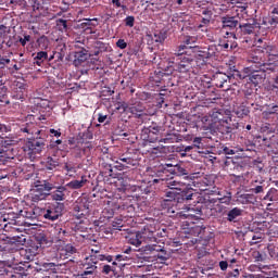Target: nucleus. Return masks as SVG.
<instances>
[{
    "label": "nucleus",
    "mask_w": 278,
    "mask_h": 278,
    "mask_svg": "<svg viewBox=\"0 0 278 278\" xmlns=\"http://www.w3.org/2000/svg\"><path fill=\"white\" fill-rule=\"evenodd\" d=\"M162 182V186L170 189L165 193V197L168 201H176V203H188V201H194L199 194L197 190H194L190 185L182 182L181 180H177V178H167V177H159V179H154V184Z\"/></svg>",
    "instance_id": "1"
},
{
    "label": "nucleus",
    "mask_w": 278,
    "mask_h": 278,
    "mask_svg": "<svg viewBox=\"0 0 278 278\" xmlns=\"http://www.w3.org/2000/svg\"><path fill=\"white\" fill-rule=\"evenodd\" d=\"M25 242H27L25 236L13 237L8 243L0 245V253H2V255H5V253H18V255L24 258V262H34L36 255H38L40 247L30 245L26 249H21ZM18 249L21 250L18 251Z\"/></svg>",
    "instance_id": "2"
},
{
    "label": "nucleus",
    "mask_w": 278,
    "mask_h": 278,
    "mask_svg": "<svg viewBox=\"0 0 278 278\" xmlns=\"http://www.w3.org/2000/svg\"><path fill=\"white\" fill-rule=\"evenodd\" d=\"M94 135L92 130L87 129L80 132L77 138H70L67 144L76 159H81L83 155H90L92 149H94Z\"/></svg>",
    "instance_id": "3"
},
{
    "label": "nucleus",
    "mask_w": 278,
    "mask_h": 278,
    "mask_svg": "<svg viewBox=\"0 0 278 278\" xmlns=\"http://www.w3.org/2000/svg\"><path fill=\"white\" fill-rule=\"evenodd\" d=\"M192 53L194 47L178 46L174 56L168 59L169 68L178 73H192Z\"/></svg>",
    "instance_id": "4"
},
{
    "label": "nucleus",
    "mask_w": 278,
    "mask_h": 278,
    "mask_svg": "<svg viewBox=\"0 0 278 278\" xmlns=\"http://www.w3.org/2000/svg\"><path fill=\"white\" fill-rule=\"evenodd\" d=\"M173 175H176L177 177H185V179H188L190 176V169L186 167V165H173V164H165L160 165L157 167V177H166L167 179H175Z\"/></svg>",
    "instance_id": "5"
},
{
    "label": "nucleus",
    "mask_w": 278,
    "mask_h": 278,
    "mask_svg": "<svg viewBox=\"0 0 278 278\" xmlns=\"http://www.w3.org/2000/svg\"><path fill=\"white\" fill-rule=\"evenodd\" d=\"M41 138L37 140H29L26 144V156L30 162H34L42 153V150L45 149L47 144V138H49L48 134H40Z\"/></svg>",
    "instance_id": "6"
},
{
    "label": "nucleus",
    "mask_w": 278,
    "mask_h": 278,
    "mask_svg": "<svg viewBox=\"0 0 278 278\" xmlns=\"http://www.w3.org/2000/svg\"><path fill=\"white\" fill-rule=\"evenodd\" d=\"M240 36L247 38V36H264V26L262 23L257 22V20L252 18L245 23H241L239 25V29H237Z\"/></svg>",
    "instance_id": "7"
},
{
    "label": "nucleus",
    "mask_w": 278,
    "mask_h": 278,
    "mask_svg": "<svg viewBox=\"0 0 278 278\" xmlns=\"http://www.w3.org/2000/svg\"><path fill=\"white\" fill-rule=\"evenodd\" d=\"M201 81V86H203V88H211L212 85L216 86V88H226V90H229V74L228 73H223V72H217L215 73L212 78H207V80H205V76L203 78H200Z\"/></svg>",
    "instance_id": "8"
},
{
    "label": "nucleus",
    "mask_w": 278,
    "mask_h": 278,
    "mask_svg": "<svg viewBox=\"0 0 278 278\" xmlns=\"http://www.w3.org/2000/svg\"><path fill=\"white\" fill-rule=\"evenodd\" d=\"M248 62H251L254 68H260V71H275V66L273 63L266 62V55L264 54V50L262 48H256L254 51L250 54V58Z\"/></svg>",
    "instance_id": "9"
},
{
    "label": "nucleus",
    "mask_w": 278,
    "mask_h": 278,
    "mask_svg": "<svg viewBox=\"0 0 278 278\" xmlns=\"http://www.w3.org/2000/svg\"><path fill=\"white\" fill-rule=\"evenodd\" d=\"M211 118L213 123H219V125H222L224 128L222 134H231V131H233V128L229 126V123H231V112L225 109L214 110L211 114Z\"/></svg>",
    "instance_id": "10"
},
{
    "label": "nucleus",
    "mask_w": 278,
    "mask_h": 278,
    "mask_svg": "<svg viewBox=\"0 0 278 278\" xmlns=\"http://www.w3.org/2000/svg\"><path fill=\"white\" fill-rule=\"evenodd\" d=\"M266 71L258 67L248 66L243 68V73L247 75L248 81L254 86H260L266 79Z\"/></svg>",
    "instance_id": "11"
},
{
    "label": "nucleus",
    "mask_w": 278,
    "mask_h": 278,
    "mask_svg": "<svg viewBox=\"0 0 278 278\" xmlns=\"http://www.w3.org/2000/svg\"><path fill=\"white\" fill-rule=\"evenodd\" d=\"M211 194L217 195L216 199L211 200V203H216V201H218L220 205H231V199H232L231 192L223 190L218 187H213L211 190Z\"/></svg>",
    "instance_id": "12"
},
{
    "label": "nucleus",
    "mask_w": 278,
    "mask_h": 278,
    "mask_svg": "<svg viewBox=\"0 0 278 278\" xmlns=\"http://www.w3.org/2000/svg\"><path fill=\"white\" fill-rule=\"evenodd\" d=\"M64 211V204L55 203L49 205L46 210H43V218L46 220H58L60 216H62V212Z\"/></svg>",
    "instance_id": "13"
},
{
    "label": "nucleus",
    "mask_w": 278,
    "mask_h": 278,
    "mask_svg": "<svg viewBox=\"0 0 278 278\" xmlns=\"http://www.w3.org/2000/svg\"><path fill=\"white\" fill-rule=\"evenodd\" d=\"M128 112L132 115V118L137 119V125H142V123L149 121V115L144 113V106L140 103L129 106Z\"/></svg>",
    "instance_id": "14"
},
{
    "label": "nucleus",
    "mask_w": 278,
    "mask_h": 278,
    "mask_svg": "<svg viewBox=\"0 0 278 278\" xmlns=\"http://www.w3.org/2000/svg\"><path fill=\"white\" fill-rule=\"evenodd\" d=\"M122 265L118 262H113L111 264L102 263L100 265V273L104 277H118L121 273Z\"/></svg>",
    "instance_id": "15"
},
{
    "label": "nucleus",
    "mask_w": 278,
    "mask_h": 278,
    "mask_svg": "<svg viewBox=\"0 0 278 278\" xmlns=\"http://www.w3.org/2000/svg\"><path fill=\"white\" fill-rule=\"evenodd\" d=\"M222 29H229V31H233V29H240V20L238 16L233 15H224L220 17Z\"/></svg>",
    "instance_id": "16"
},
{
    "label": "nucleus",
    "mask_w": 278,
    "mask_h": 278,
    "mask_svg": "<svg viewBox=\"0 0 278 278\" xmlns=\"http://www.w3.org/2000/svg\"><path fill=\"white\" fill-rule=\"evenodd\" d=\"M141 136L143 140H147L148 142H156L157 136H160V126H157V124H152L149 127H144L141 130Z\"/></svg>",
    "instance_id": "17"
},
{
    "label": "nucleus",
    "mask_w": 278,
    "mask_h": 278,
    "mask_svg": "<svg viewBox=\"0 0 278 278\" xmlns=\"http://www.w3.org/2000/svg\"><path fill=\"white\" fill-rule=\"evenodd\" d=\"M155 231H157L155 225L147 224L138 233L143 242H155Z\"/></svg>",
    "instance_id": "18"
},
{
    "label": "nucleus",
    "mask_w": 278,
    "mask_h": 278,
    "mask_svg": "<svg viewBox=\"0 0 278 278\" xmlns=\"http://www.w3.org/2000/svg\"><path fill=\"white\" fill-rule=\"evenodd\" d=\"M2 218L5 223H9V225H27V222L21 219V211L14 212V210H9L3 214Z\"/></svg>",
    "instance_id": "19"
},
{
    "label": "nucleus",
    "mask_w": 278,
    "mask_h": 278,
    "mask_svg": "<svg viewBox=\"0 0 278 278\" xmlns=\"http://www.w3.org/2000/svg\"><path fill=\"white\" fill-rule=\"evenodd\" d=\"M278 25V13L271 9L268 16L263 17L261 26L263 29H275Z\"/></svg>",
    "instance_id": "20"
},
{
    "label": "nucleus",
    "mask_w": 278,
    "mask_h": 278,
    "mask_svg": "<svg viewBox=\"0 0 278 278\" xmlns=\"http://www.w3.org/2000/svg\"><path fill=\"white\" fill-rule=\"evenodd\" d=\"M27 92V84L21 83V81H15L13 84V92L12 97L16 101H23L25 99V94Z\"/></svg>",
    "instance_id": "21"
},
{
    "label": "nucleus",
    "mask_w": 278,
    "mask_h": 278,
    "mask_svg": "<svg viewBox=\"0 0 278 278\" xmlns=\"http://www.w3.org/2000/svg\"><path fill=\"white\" fill-rule=\"evenodd\" d=\"M214 182L207 178H200L193 181L194 188L200 190V192H207V194H212V188Z\"/></svg>",
    "instance_id": "22"
},
{
    "label": "nucleus",
    "mask_w": 278,
    "mask_h": 278,
    "mask_svg": "<svg viewBox=\"0 0 278 278\" xmlns=\"http://www.w3.org/2000/svg\"><path fill=\"white\" fill-rule=\"evenodd\" d=\"M5 278H27L25 268L21 266L8 267L4 269Z\"/></svg>",
    "instance_id": "23"
},
{
    "label": "nucleus",
    "mask_w": 278,
    "mask_h": 278,
    "mask_svg": "<svg viewBox=\"0 0 278 278\" xmlns=\"http://www.w3.org/2000/svg\"><path fill=\"white\" fill-rule=\"evenodd\" d=\"M66 192H68L66 186H55L54 190L50 192V198L52 201H66Z\"/></svg>",
    "instance_id": "24"
},
{
    "label": "nucleus",
    "mask_w": 278,
    "mask_h": 278,
    "mask_svg": "<svg viewBox=\"0 0 278 278\" xmlns=\"http://www.w3.org/2000/svg\"><path fill=\"white\" fill-rule=\"evenodd\" d=\"M187 236H195L197 238L204 239L206 236H214V233L210 231V228H205L203 226H194L190 229Z\"/></svg>",
    "instance_id": "25"
},
{
    "label": "nucleus",
    "mask_w": 278,
    "mask_h": 278,
    "mask_svg": "<svg viewBox=\"0 0 278 278\" xmlns=\"http://www.w3.org/2000/svg\"><path fill=\"white\" fill-rule=\"evenodd\" d=\"M108 51V43L103 41H94L91 45V50L89 52V58H92L93 55L97 58L100 53H105Z\"/></svg>",
    "instance_id": "26"
},
{
    "label": "nucleus",
    "mask_w": 278,
    "mask_h": 278,
    "mask_svg": "<svg viewBox=\"0 0 278 278\" xmlns=\"http://www.w3.org/2000/svg\"><path fill=\"white\" fill-rule=\"evenodd\" d=\"M243 213H244V210L238 206H235L229 211H227L225 219L228 223H238V218H240V216H242Z\"/></svg>",
    "instance_id": "27"
},
{
    "label": "nucleus",
    "mask_w": 278,
    "mask_h": 278,
    "mask_svg": "<svg viewBox=\"0 0 278 278\" xmlns=\"http://www.w3.org/2000/svg\"><path fill=\"white\" fill-rule=\"evenodd\" d=\"M88 50L81 49L74 53V66H81L88 60Z\"/></svg>",
    "instance_id": "28"
},
{
    "label": "nucleus",
    "mask_w": 278,
    "mask_h": 278,
    "mask_svg": "<svg viewBox=\"0 0 278 278\" xmlns=\"http://www.w3.org/2000/svg\"><path fill=\"white\" fill-rule=\"evenodd\" d=\"M228 77H229L230 84H233V79H236L237 81L247 79V73H244V70L240 72L236 68V66H232L228 72Z\"/></svg>",
    "instance_id": "29"
},
{
    "label": "nucleus",
    "mask_w": 278,
    "mask_h": 278,
    "mask_svg": "<svg viewBox=\"0 0 278 278\" xmlns=\"http://www.w3.org/2000/svg\"><path fill=\"white\" fill-rule=\"evenodd\" d=\"M207 64V61L204 60L201 55H192L191 53V67H192V73L195 71H199L200 68H203Z\"/></svg>",
    "instance_id": "30"
},
{
    "label": "nucleus",
    "mask_w": 278,
    "mask_h": 278,
    "mask_svg": "<svg viewBox=\"0 0 278 278\" xmlns=\"http://www.w3.org/2000/svg\"><path fill=\"white\" fill-rule=\"evenodd\" d=\"M177 201L164 199L161 201V208L165 210L167 214H175V210H177Z\"/></svg>",
    "instance_id": "31"
},
{
    "label": "nucleus",
    "mask_w": 278,
    "mask_h": 278,
    "mask_svg": "<svg viewBox=\"0 0 278 278\" xmlns=\"http://www.w3.org/2000/svg\"><path fill=\"white\" fill-rule=\"evenodd\" d=\"M218 47H220L222 51H233V49L238 48V42L231 39H219Z\"/></svg>",
    "instance_id": "32"
},
{
    "label": "nucleus",
    "mask_w": 278,
    "mask_h": 278,
    "mask_svg": "<svg viewBox=\"0 0 278 278\" xmlns=\"http://www.w3.org/2000/svg\"><path fill=\"white\" fill-rule=\"evenodd\" d=\"M266 188V185L263 181H260L257 185V180L252 181L251 188L248 190V192H252V194H264V190Z\"/></svg>",
    "instance_id": "33"
},
{
    "label": "nucleus",
    "mask_w": 278,
    "mask_h": 278,
    "mask_svg": "<svg viewBox=\"0 0 278 278\" xmlns=\"http://www.w3.org/2000/svg\"><path fill=\"white\" fill-rule=\"evenodd\" d=\"M233 114H236L238 118H244L245 116H249V114H251V111L249 110V106L242 103L233 108Z\"/></svg>",
    "instance_id": "34"
},
{
    "label": "nucleus",
    "mask_w": 278,
    "mask_h": 278,
    "mask_svg": "<svg viewBox=\"0 0 278 278\" xmlns=\"http://www.w3.org/2000/svg\"><path fill=\"white\" fill-rule=\"evenodd\" d=\"M138 205V203H136V199H134L132 197H128V205L127 206H123V210H128V218H134V216H136V206Z\"/></svg>",
    "instance_id": "35"
},
{
    "label": "nucleus",
    "mask_w": 278,
    "mask_h": 278,
    "mask_svg": "<svg viewBox=\"0 0 278 278\" xmlns=\"http://www.w3.org/2000/svg\"><path fill=\"white\" fill-rule=\"evenodd\" d=\"M88 182V179L86 177L81 176L80 180H72L66 184V188H71L72 190H79V188H84L86 184Z\"/></svg>",
    "instance_id": "36"
},
{
    "label": "nucleus",
    "mask_w": 278,
    "mask_h": 278,
    "mask_svg": "<svg viewBox=\"0 0 278 278\" xmlns=\"http://www.w3.org/2000/svg\"><path fill=\"white\" fill-rule=\"evenodd\" d=\"M85 23L81 24L83 27H85V31H89V34H94L92 31V27H97L99 25V18H85Z\"/></svg>",
    "instance_id": "37"
},
{
    "label": "nucleus",
    "mask_w": 278,
    "mask_h": 278,
    "mask_svg": "<svg viewBox=\"0 0 278 278\" xmlns=\"http://www.w3.org/2000/svg\"><path fill=\"white\" fill-rule=\"evenodd\" d=\"M43 166L46 170H55V168L60 166V161L53 159L52 156H48L43 162Z\"/></svg>",
    "instance_id": "38"
},
{
    "label": "nucleus",
    "mask_w": 278,
    "mask_h": 278,
    "mask_svg": "<svg viewBox=\"0 0 278 278\" xmlns=\"http://www.w3.org/2000/svg\"><path fill=\"white\" fill-rule=\"evenodd\" d=\"M21 220L27 218V220H34L38 218V215L34 212V208H24L20 211Z\"/></svg>",
    "instance_id": "39"
},
{
    "label": "nucleus",
    "mask_w": 278,
    "mask_h": 278,
    "mask_svg": "<svg viewBox=\"0 0 278 278\" xmlns=\"http://www.w3.org/2000/svg\"><path fill=\"white\" fill-rule=\"evenodd\" d=\"M39 190L51 194V190L55 188V182H51L49 180H43L40 185H37Z\"/></svg>",
    "instance_id": "40"
},
{
    "label": "nucleus",
    "mask_w": 278,
    "mask_h": 278,
    "mask_svg": "<svg viewBox=\"0 0 278 278\" xmlns=\"http://www.w3.org/2000/svg\"><path fill=\"white\" fill-rule=\"evenodd\" d=\"M99 264V254H90L86 256L83 266H97Z\"/></svg>",
    "instance_id": "41"
},
{
    "label": "nucleus",
    "mask_w": 278,
    "mask_h": 278,
    "mask_svg": "<svg viewBox=\"0 0 278 278\" xmlns=\"http://www.w3.org/2000/svg\"><path fill=\"white\" fill-rule=\"evenodd\" d=\"M88 214V208L86 207H81L79 205H76L74 207V216L78 219V220H81V218H86Z\"/></svg>",
    "instance_id": "42"
},
{
    "label": "nucleus",
    "mask_w": 278,
    "mask_h": 278,
    "mask_svg": "<svg viewBox=\"0 0 278 278\" xmlns=\"http://www.w3.org/2000/svg\"><path fill=\"white\" fill-rule=\"evenodd\" d=\"M127 242H129V244H132V247H140V244H142V237H140V233L137 232L136 235H132L130 238L126 237Z\"/></svg>",
    "instance_id": "43"
},
{
    "label": "nucleus",
    "mask_w": 278,
    "mask_h": 278,
    "mask_svg": "<svg viewBox=\"0 0 278 278\" xmlns=\"http://www.w3.org/2000/svg\"><path fill=\"white\" fill-rule=\"evenodd\" d=\"M192 149H194V146H180L176 149L177 153H180L181 157H186L192 153Z\"/></svg>",
    "instance_id": "44"
},
{
    "label": "nucleus",
    "mask_w": 278,
    "mask_h": 278,
    "mask_svg": "<svg viewBox=\"0 0 278 278\" xmlns=\"http://www.w3.org/2000/svg\"><path fill=\"white\" fill-rule=\"evenodd\" d=\"M36 190L34 193V201H45V199H47V197H50V193H47L46 191L40 190L39 187L36 186Z\"/></svg>",
    "instance_id": "45"
},
{
    "label": "nucleus",
    "mask_w": 278,
    "mask_h": 278,
    "mask_svg": "<svg viewBox=\"0 0 278 278\" xmlns=\"http://www.w3.org/2000/svg\"><path fill=\"white\" fill-rule=\"evenodd\" d=\"M56 28L59 29V31H62V34H66L68 31V21L64 18H58Z\"/></svg>",
    "instance_id": "46"
},
{
    "label": "nucleus",
    "mask_w": 278,
    "mask_h": 278,
    "mask_svg": "<svg viewBox=\"0 0 278 278\" xmlns=\"http://www.w3.org/2000/svg\"><path fill=\"white\" fill-rule=\"evenodd\" d=\"M166 38H167L166 31H164V30H156L154 33V36H153L152 40H154V42L162 43V42H164V40H166Z\"/></svg>",
    "instance_id": "47"
},
{
    "label": "nucleus",
    "mask_w": 278,
    "mask_h": 278,
    "mask_svg": "<svg viewBox=\"0 0 278 278\" xmlns=\"http://www.w3.org/2000/svg\"><path fill=\"white\" fill-rule=\"evenodd\" d=\"M21 131H23V134H29L31 136L36 131V124L27 123L26 125L21 127Z\"/></svg>",
    "instance_id": "48"
},
{
    "label": "nucleus",
    "mask_w": 278,
    "mask_h": 278,
    "mask_svg": "<svg viewBox=\"0 0 278 278\" xmlns=\"http://www.w3.org/2000/svg\"><path fill=\"white\" fill-rule=\"evenodd\" d=\"M241 203H253L255 201V195L251 193H242L239 195Z\"/></svg>",
    "instance_id": "49"
},
{
    "label": "nucleus",
    "mask_w": 278,
    "mask_h": 278,
    "mask_svg": "<svg viewBox=\"0 0 278 278\" xmlns=\"http://www.w3.org/2000/svg\"><path fill=\"white\" fill-rule=\"evenodd\" d=\"M98 262H109V264H113L116 262L115 256L110 254H98Z\"/></svg>",
    "instance_id": "50"
},
{
    "label": "nucleus",
    "mask_w": 278,
    "mask_h": 278,
    "mask_svg": "<svg viewBox=\"0 0 278 278\" xmlns=\"http://www.w3.org/2000/svg\"><path fill=\"white\" fill-rule=\"evenodd\" d=\"M119 162H123V164H126L128 166H136V161L129 156H126L125 154H122L118 157Z\"/></svg>",
    "instance_id": "51"
},
{
    "label": "nucleus",
    "mask_w": 278,
    "mask_h": 278,
    "mask_svg": "<svg viewBox=\"0 0 278 278\" xmlns=\"http://www.w3.org/2000/svg\"><path fill=\"white\" fill-rule=\"evenodd\" d=\"M205 140V138L203 137H195L193 139V149H203L205 147V143H203V141Z\"/></svg>",
    "instance_id": "52"
},
{
    "label": "nucleus",
    "mask_w": 278,
    "mask_h": 278,
    "mask_svg": "<svg viewBox=\"0 0 278 278\" xmlns=\"http://www.w3.org/2000/svg\"><path fill=\"white\" fill-rule=\"evenodd\" d=\"M37 45L40 49H47L49 47V39L47 36H41L37 39Z\"/></svg>",
    "instance_id": "53"
},
{
    "label": "nucleus",
    "mask_w": 278,
    "mask_h": 278,
    "mask_svg": "<svg viewBox=\"0 0 278 278\" xmlns=\"http://www.w3.org/2000/svg\"><path fill=\"white\" fill-rule=\"evenodd\" d=\"M267 251L269 253V256L273 260H276V257L278 256V247L274 245V244H268L267 245Z\"/></svg>",
    "instance_id": "54"
},
{
    "label": "nucleus",
    "mask_w": 278,
    "mask_h": 278,
    "mask_svg": "<svg viewBox=\"0 0 278 278\" xmlns=\"http://www.w3.org/2000/svg\"><path fill=\"white\" fill-rule=\"evenodd\" d=\"M230 38L232 40H238V38H240L238 30L236 33L235 31H226L223 40H230Z\"/></svg>",
    "instance_id": "55"
},
{
    "label": "nucleus",
    "mask_w": 278,
    "mask_h": 278,
    "mask_svg": "<svg viewBox=\"0 0 278 278\" xmlns=\"http://www.w3.org/2000/svg\"><path fill=\"white\" fill-rule=\"evenodd\" d=\"M248 8H249V3L237 2L236 12H241L242 14H247Z\"/></svg>",
    "instance_id": "56"
},
{
    "label": "nucleus",
    "mask_w": 278,
    "mask_h": 278,
    "mask_svg": "<svg viewBox=\"0 0 278 278\" xmlns=\"http://www.w3.org/2000/svg\"><path fill=\"white\" fill-rule=\"evenodd\" d=\"M90 270H84L81 273H79L77 276L78 277H90V276H94V273H97V267H89Z\"/></svg>",
    "instance_id": "57"
},
{
    "label": "nucleus",
    "mask_w": 278,
    "mask_h": 278,
    "mask_svg": "<svg viewBox=\"0 0 278 278\" xmlns=\"http://www.w3.org/2000/svg\"><path fill=\"white\" fill-rule=\"evenodd\" d=\"M207 54L210 58H216V53H218V48L215 45H211L206 48Z\"/></svg>",
    "instance_id": "58"
},
{
    "label": "nucleus",
    "mask_w": 278,
    "mask_h": 278,
    "mask_svg": "<svg viewBox=\"0 0 278 278\" xmlns=\"http://www.w3.org/2000/svg\"><path fill=\"white\" fill-rule=\"evenodd\" d=\"M10 34V29L5 25H0V40H4Z\"/></svg>",
    "instance_id": "59"
},
{
    "label": "nucleus",
    "mask_w": 278,
    "mask_h": 278,
    "mask_svg": "<svg viewBox=\"0 0 278 278\" xmlns=\"http://www.w3.org/2000/svg\"><path fill=\"white\" fill-rule=\"evenodd\" d=\"M124 21L126 27H134L136 25V17L134 15H128Z\"/></svg>",
    "instance_id": "60"
},
{
    "label": "nucleus",
    "mask_w": 278,
    "mask_h": 278,
    "mask_svg": "<svg viewBox=\"0 0 278 278\" xmlns=\"http://www.w3.org/2000/svg\"><path fill=\"white\" fill-rule=\"evenodd\" d=\"M156 257L159 260H162L163 262H166V260H168V254H166V252L163 249H156Z\"/></svg>",
    "instance_id": "61"
},
{
    "label": "nucleus",
    "mask_w": 278,
    "mask_h": 278,
    "mask_svg": "<svg viewBox=\"0 0 278 278\" xmlns=\"http://www.w3.org/2000/svg\"><path fill=\"white\" fill-rule=\"evenodd\" d=\"M63 168L66 170V173H77V168L73 163H65Z\"/></svg>",
    "instance_id": "62"
},
{
    "label": "nucleus",
    "mask_w": 278,
    "mask_h": 278,
    "mask_svg": "<svg viewBox=\"0 0 278 278\" xmlns=\"http://www.w3.org/2000/svg\"><path fill=\"white\" fill-rule=\"evenodd\" d=\"M49 58V53L45 52V51H40L37 53V55L34 58V60H41L43 62H46V60Z\"/></svg>",
    "instance_id": "63"
},
{
    "label": "nucleus",
    "mask_w": 278,
    "mask_h": 278,
    "mask_svg": "<svg viewBox=\"0 0 278 278\" xmlns=\"http://www.w3.org/2000/svg\"><path fill=\"white\" fill-rule=\"evenodd\" d=\"M192 43H194L193 37L187 36V37H185L182 45H180V47H192V46H190Z\"/></svg>",
    "instance_id": "64"
}]
</instances>
